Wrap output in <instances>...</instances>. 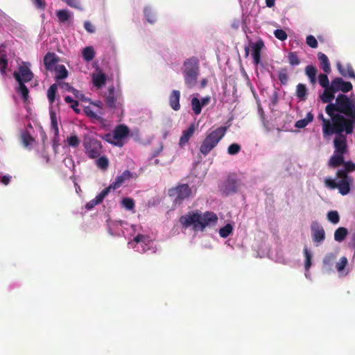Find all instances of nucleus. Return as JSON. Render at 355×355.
Masks as SVG:
<instances>
[{
  "instance_id": "nucleus-1",
  "label": "nucleus",
  "mask_w": 355,
  "mask_h": 355,
  "mask_svg": "<svg viewBox=\"0 0 355 355\" xmlns=\"http://www.w3.org/2000/svg\"><path fill=\"white\" fill-rule=\"evenodd\" d=\"M325 112L330 119H326L322 112L318 116V119L322 122V135L324 138L333 135L334 132L343 131V127L348 126V120L355 116V99L344 94H338L334 103L327 105Z\"/></svg>"
},
{
  "instance_id": "nucleus-2",
  "label": "nucleus",
  "mask_w": 355,
  "mask_h": 355,
  "mask_svg": "<svg viewBox=\"0 0 355 355\" xmlns=\"http://www.w3.org/2000/svg\"><path fill=\"white\" fill-rule=\"evenodd\" d=\"M217 222L218 216L214 212L207 211L202 213L199 209L189 211L179 218L182 229L191 227L195 232H202L207 227L213 226Z\"/></svg>"
},
{
  "instance_id": "nucleus-3",
  "label": "nucleus",
  "mask_w": 355,
  "mask_h": 355,
  "mask_svg": "<svg viewBox=\"0 0 355 355\" xmlns=\"http://www.w3.org/2000/svg\"><path fill=\"white\" fill-rule=\"evenodd\" d=\"M326 187L330 189H338V192L343 195H347L351 190L353 184V178L345 174L344 171H337L335 179L327 177L324 181Z\"/></svg>"
},
{
  "instance_id": "nucleus-4",
  "label": "nucleus",
  "mask_w": 355,
  "mask_h": 355,
  "mask_svg": "<svg viewBox=\"0 0 355 355\" xmlns=\"http://www.w3.org/2000/svg\"><path fill=\"white\" fill-rule=\"evenodd\" d=\"M200 73L199 60L196 57H191L184 60L183 63V76L186 86L191 89L197 84Z\"/></svg>"
},
{
  "instance_id": "nucleus-5",
  "label": "nucleus",
  "mask_w": 355,
  "mask_h": 355,
  "mask_svg": "<svg viewBox=\"0 0 355 355\" xmlns=\"http://www.w3.org/2000/svg\"><path fill=\"white\" fill-rule=\"evenodd\" d=\"M227 128L220 126L206 135L201 143L199 150L204 156H207L220 142L225 136Z\"/></svg>"
},
{
  "instance_id": "nucleus-6",
  "label": "nucleus",
  "mask_w": 355,
  "mask_h": 355,
  "mask_svg": "<svg viewBox=\"0 0 355 355\" xmlns=\"http://www.w3.org/2000/svg\"><path fill=\"white\" fill-rule=\"evenodd\" d=\"M348 121L349 123L347 125L348 126L347 128L343 127V131L334 132V135H336L334 139V153L344 155L347 151V135L353 133L355 126V116L349 119Z\"/></svg>"
},
{
  "instance_id": "nucleus-7",
  "label": "nucleus",
  "mask_w": 355,
  "mask_h": 355,
  "mask_svg": "<svg viewBox=\"0 0 355 355\" xmlns=\"http://www.w3.org/2000/svg\"><path fill=\"white\" fill-rule=\"evenodd\" d=\"M106 106L117 116L123 114V99L121 95L115 93L114 87H110L104 96Z\"/></svg>"
},
{
  "instance_id": "nucleus-8",
  "label": "nucleus",
  "mask_w": 355,
  "mask_h": 355,
  "mask_svg": "<svg viewBox=\"0 0 355 355\" xmlns=\"http://www.w3.org/2000/svg\"><path fill=\"white\" fill-rule=\"evenodd\" d=\"M129 128L125 125H118L112 133L105 134L102 138L107 142L117 146H122V139L128 136Z\"/></svg>"
},
{
  "instance_id": "nucleus-9",
  "label": "nucleus",
  "mask_w": 355,
  "mask_h": 355,
  "mask_svg": "<svg viewBox=\"0 0 355 355\" xmlns=\"http://www.w3.org/2000/svg\"><path fill=\"white\" fill-rule=\"evenodd\" d=\"M168 195L174 197V202L175 204H181L182 201L190 197L191 195V189L187 184H182L177 185L175 187L168 190Z\"/></svg>"
},
{
  "instance_id": "nucleus-10",
  "label": "nucleus",
  "mask_w": 355,
  "mask_h": 355,
  "mask_svg": "<svg viewBox=\"0 0 355 355\" xmlns=\"http://www.w3.org/2000/svg\"><path fill=\"white\" fill-rule=\"evenodd\" d=\"M241 181L235 173L230 174L220 186L221 191L226 196L237 192Z\"/></svg>"
},
{
  "instance_id": "nucleus-11",
  "label": "nucleus",
  "mask_w": 355,
  "mask_h": 355,
  "mask_svg": "<svg viewBox=\"0 0 355 355\" xmlns=\"http://www.w3.org/2000/svg\"><path fill=\"white\" fill-rule=\"evenodd\" d=\"M30 63L23 62L19 67V71H15L13 76L18 83H28L33 78V73L30 69Z\"/></svg>"
},
{
  "instance_id": "nucleus-12",
  "label": "nucleus",
  "mask_w": 355,
  "mask_h": 355,
  "mask_svg": "<svg viewBox=\"0 0 355 355\" xmlns=\"http://www.w3.org/2000/svg\"><path fill=\"white\" fill-rule=\"evenodd\" d=\"M101 144L96 139H89L85 143L87 155L91 159L97 158L101 153Z\"/></svg>"
},
{
  "instance_id": "nucleus-13",
  "label": "nucleus",
  "mask_w": 355,
  "mask_h": 355,
  "mask_svg": "<svg viewBox=\"0 0 355 355\" xmlns=\"http://www.w3.org/2000/svg\"><path fill=\"white\" fill-rule=\"evenodd\" d=\"M331 85H332V89L334 90L336 93L340 91L343 93H347L353 88L352 84L350 82L345 81L340 77H337L332 80Z\"/></svg>"
},
{
  "instance_id": "nucleus-14",
  "label": "nucleus",
  "mask_w": 355,
  "mask_h": 355,
  "mask_svg": "<svg viewBox=\"0 0 355 355\" xmlns=\"http://www.w3.org/2000/svg\"><path fill=\"white\" fill-rule=\"evenodd\" d=\"M313 241L315 243H320L325 239V232L322 226L316 222L313 221L311 225Z\"/></svg>"
},
{
  "instance_id": "nucleus-15",
  "label": "nucleus",
  "mask_w": 355,
  "mask_h": 355,
  "mask_svg": "<svg viewBox=\"0 0 355 355\" xmlns=\"http://www.w3.org/2000/svg\"><path fill=\"white\" fill-rule=\"evenodd\" d=\"M264 46V43L262 40H259L255 43H251L250 47L252 49V57L253 62L255 65L261 64V51Z\"/></svg>"
},
{
  "instance_id": "nucleus-16",
  "label": "nucleus",
  "mask_w": 355,
  "mask_h": 355,
  "mask_svg": "<svg viewBox=\"0 0 355 355\" xmlns=\"http://www.w3.org/2000/svg\"><path fill=\"white\" fill-rule=\"evenodd\" d=\"M336 67L342 76L355 80V72L351 64L343 65L340 62H337Z\"/></svg>"
},
{
  "instance_id": "nucleus-17",
  "label": "nucleus",
  "mask_w": 355,
  "mask_h": 355,
  "mask_svg": "<svg viewBox=\"0 0 355 355\" xmlns=\"http://www.w3.org/2000/svg\"><path fill=\"white\" fill-rule=\"evenodd\" d=\"M131 178H132V173L128 170L124 171L123 173L117 176L115 180L111 184L112 189L115 190L119 189L122 186L125 180H130Z\"/></svg>"
},
{
  "instance_id": "nucleus-18",
  "label": "nucleus",
  "mask_w": 355,
  "mask_h": 355,
  "mask_svg": "<svg viewBox=\"0 0 355 355\" xmlns=\"http://www.w3.org/2000/svg\"><path fill=\"white\" fill-rule=\"evenodd\" d=\"M194 132L195 125L192 123L187 130L182 131V135L179 140V146L182 148L184 147L189 142Z\"/></svg>"
},
{
  "instance_id": "nucleus-19",
  "label": "nucleus",
  "mask_w": 355,
  "mask_h": 355,
  "mask_svg": "<svg viewBox=\"0 0 355 355\" xmlns=\"http://www.w3.org/2000/svg\"><path fill=\"white\" fill-rule=\"evenodd\" d=\"M180 91L173 90L169 95L168 101L171 107L175 111H178L180 109Z\"/></svg>"
},
{
  "instance_id": "nucleus-20",
  "label": "nucleus",
  "mask_w": 355,
  "mask_h": 355,
  "mask_svg": "<svg viewBox=\"0 0 355 355\" xmlns=\"http://www.w3.org/2000/svg\"><path fill=\"white\" fill-rule=\"evenodd\" d=\"M323 93L320 95V98L323 103H333L332 101L335 98L336 92L332 89V85L329 87L324 88Z\"/></svg>"
},
{
  "instance_id": "nucleus-21",
  "label": "nucleus",
  "mask_w": 355,
  "mask_h": 355,
  "mask_svg": "<svg viewBox=\"0 0 355 355\" xmlns=\"http://www.w3.org/2000/svg\"><path fill=\"white\" fill-rule=\"evenodd\" d=\"M58 62V58L54 53L48 52L44 58V64L46 70H51Z\"/></svg>"
},
{
  "instance_id": "nucleus-22",
  "label": "nucleus",
  "mask_w": 355,
  "mask_h": 355,
  "mask_svg": "<svg viewBox=\"0 0 355 355\" xmlns=\"http://www.w3.org/2000/svg\"><path fill=\"white\" fill-rule=\"evenodd\" d=\"M344 163V155L334 152L333 155L329 161V166L331 168H338Z\"/></svg>"
},
{
  "instance_id": "nucleus-23",
  "label": "nucleus",
  "mask_w": 355,
  "mask_h": 355,
  "mask_svg": "<svg viewBox=\"0 0 355 355\" xmlns=\"http://www.w3.org/2000/svg\"><path fill=\"white\" fill-rule=\"evenodd\" d=\"M21 141L25 148L31 149L35 142V139L28 131H23L21 133Z\"/></svg>"
},
{
  "instance_id": "nucleus-24",
  "label": "nucleus",
  "mask_w": 355,
  "mask_h": 355,
  "mask_svg": "<svg viewBox=\"0 0 355 355\" xmlns=\"http://www.w3.org/2000/svg\"><path fill=\"white\" fill-rule=\"evenodd\" d=\"M318 58L320 62V66L322 70L326 73L331 72V66L328 57L323 53L319 52L318 53Z\"/></svg>"
},
{
  "instance_id": "nucleus-25",
  "label": "nucleus",
  "mask_w": 355,
  "mask_h": 355,
  "mask_svg": "<svg viewBox=\"0 0 355 355\" xmlns=\"http://www.w3.org/2000/svg\"><path fill=\"white\" fill-rule=\"evenodd\" d=\"M348 263V260L347 257H342L339 261L336 264V268L338 273L341 275H347L348 274V271L345 270V268Z\"/></svg>"
},
{
  "instance_id": "nucleus-26",
  "label": "nucleus",
  "mask_w": 355,
  "mask_h": 355,
  "mask_svg": "<svg viewBox=\"0 0 355 355\" xmlns=\"http://www.w3.org/2000/svg\"><path fill=\"white\" fill-rule=\"evenodd\" d=\"M93 83L95 87L98 88L102 87L105 85L106 83V76L103 73H98L97 74L93 75Z\"/></svg>"
},
{
  "instance_id": "nucleus-27",
  "label": "nucleus",
  "mask_w": 355,
  "mask_h": 355,
  "mask_svg": "<svg viewBox=\"0 0 355 355\" xmlns=\"http://www.w3.org/2000/svg\"><path fill=\"white\" fill-rule=\"evenodd\" d=\"M305 74L309 78L311 84L316 83L317 69L313 65H308L305 68Z\"/></svg>"
},
{
  "instance_id": "nucleus-28",
  "label": "nucleus",
  "mask_w": 355,
  "mask_h": 355,
  "mask_svg": "<svg viewBox=\"0 0 355 355\" xmlns=\"http://www.w3.org/2000/svg\"><path fill=\"white\" fill-rule=\"evenodd\" d=\"M56 16L60 23H65L72 17L69 11L65 9L57 10Z\"/></svg>"
},
{
  "instance_id": "nucleus-29",
  "label": "nucleus",
  "mask_w": 355,
  "mask_h": 355,
  "mask_svg": "<svg viewBox=\"0 0 355 355\" xmlns=\"http://www.w3.org/2000/svg\"><path fill=\"white\" fill-rule=\"evenodd\" d=\"M296 96L300 101H305L307 95V88L304 84L299 83L296 87Z\"/></svg>"
},
{
  "instance_id": "nucleus-30",
  "label": "nucleus",
  "mask_w": 355,
  "mask_h": 355,
  "mask_svg": "<svg viewBox=\"0 0 355 355\" xmlns=\"http://www.w3.org/2000/svg\"><path fill=\"white\" fill-rule=\"evenodd\" d=\"M313 120V114L309 112L307 113L306 117L296 121L295 126L297 128H305L309 123Z\"/></svg>"
},
{
  "instance_id": "nucleus-31",
  "label": "nucleus",
  "mask_w": 355,
  "mask_h": 355,
  "mask_svg": "<svg viewBox=\"0 0 355 355\" xmlns=\"http://www.w3.org/2000/svg\"><path fill=\"white\" fill-rule=\"evenodd\" d=\"M348 234L347 228L343 227H338L334 232V239L338 242L344 241Z\"/></svg>"
},
{
  "instance_id": "nucleus-32",
  "label": "nucleus",
  "mask_w": 355,
  "mask_h": 355,
  "mask_svg": "<svg viewBox=\"0 0 355 355\" xmlns=\"http://www.w3.org/2000/svg\"><path fill=\"white\" fill-rule=\"evenodd\" d=\"M19 87L17 89V92L21 94V98L24 102H27L28 100L29 91L28 87L25 85L24 83H18Z\"/></svg>"
},
{
  "instance_id": "nucleus-33",
  "label": "nucleus",
  "mask_w": 355,
  "mask_h": 355,
  "mask_svg": "<svg viewBox=\"0 0 355 355\" xmlns=\"http://www.w3.org/2000/svg\"><path fill=\"white\" fill-rule=\"evenodd\" d=\"M55 73L56 80L64 79L68 76V71L63 64H60L56 67Z\"/></svg>"
},
{
  "instance_id": "nucleus-34",
  "label": "nucleus",
  "mask_w": 355,
  "mask_h": 355,
  "mask_svg": "<svg viewBox=\"0 0 355 355\" xmlns=\"http://www.w3.org/2000/svg\"><path fill=\"white\" fill-rule=\"evenodd\" d=\"M95 56V52L92 46H87L83 51V57L87 62L92 61Z\"/></svg>"
},
{
  "instance_id": "nucleus-35",
  "label": "nucleus",
  "mask_w": 355,
  "mask_h": 355,
  "mask_svg": "<svg viewBox=\"0 0 355 355\" xmlns=\"http://www.w3.org/2000/svg\"><path fill=\"white\" fill-rule=\"evenodd\" d=\"M144 12L146 20L149 23L154 24L156 21V16L150 7H145Z\"/></svg>"
},
{
  "instance_id": "nucleus-36",
  "label": "nucleus",
  "mask_w": 355,
  "mask_h": 355,
  "mask_svg": "<svg viewBox=\"0 0 355 355\" xmlns=\"http://www.w3.org/2000/svg\"><path fill=\"white\" fill-rule=\"evenodd\" d=\"M57 89H58L57 85L53 84L52 85L50 86V87L49 88V89L47 91V98L51 104H53L55 101Z\"/></svg>"
},
{
  "instance_id": "nucleus-37",
  "label": "nucleus",
  "mask_w": 355,
  "mask_h": 355,
  "mask_svg": "<svg viewBox=\"0 0 355 355\" xmlns=\"http://www.w3.org/2000/svg\"><path fill=\"white\" fill-rule=\"evenodd\" d=\"M191 107L192 110L195 113L196 115H198L201 113L202 111V105H200V101L196 98L193 97L191 99Z\"/></svg>"
},
{
  "instance_id": "nucleus-38",
  "label": "nucleus",
  "mask_w": 355,
  "mask_h": 355,
  "mask_svg": "<svg viewBox=\"0 0 355 355\" xmlns=\"http://www.w3.org/2000/svg\"><path fill=\"white\" fill-rule=\"evenodd\" d=\"M96 164L99 168L105 171L109 166V160L105 156H101L96 159Z\"/></svg>"
},
{
  "instance_id": "nucleus-39",
  "label": "nucleus",
  "mask_w": 355,
  "mask_h": 355,
  "mask_svg": "<svg viewBox=\"0 0 355 355\" xmlns=\"http://www.w3.org/2000/svg\"><path fill=\"white\" fill-rule=\"evenodd\" d=\"M50 117L51 128L54 130L55 135L58 136L59 134V129L57 122L56 114L53 111H51L50 112Z\"/></svg>"
},
{
  "instance_id": "nucleus-40",
  "label": "nucleus",
  "mask_w": 355,
  "mask_h": 355,
  "mask_svg": "<svg viewBox=\"0 0 355 355\" xmlns=\"http://www.w3.org/2000/svg\"><path fill=\"white\" fill-rule=\"evenodd\" d=\"M8 67V60L6 54L0 55V73L5 76Z\"/></svg>"
},
{
  "instance_id": "nucleus-41",
  "label": "nucleus",
  "mask_w": 355,
  "mask_h": 355,
  "mask_svg": "<svg viewBox=\"0 0 355 355\" xmlns=\"http://www.w3.org/2000/svg\"><path fill=\"white\" fill-rule=\"evenodd\" d=\"M232 231V225L228 223L219 230V234L222 238H227Z\"/></svg>"
},
{
  "instance_id": "nucleus-42",
  "label": "nucleus",
  "mask_w": 355,
  "mask_h": 355,
  "mask_svg": "<svg viewBox=\"0 0 355 355\" xmlns=\"http://www.w3.org/2000/svg\"><path fill=\"white\" fill-rule=\"evenodd\" d=\"M328 73H320L318 76V83L320 86L323 88L329 87L331 84H329V80L327 76Z\"/></svg>"
},
{
  "instance_id": "nucleus-43",
  "label": "nucleus",
  "mask_w": 355,
  "mask_h": 355,
  "mask_svg": "<svg viewBox=\"0 0 355 355\" xmlns=\"http://www.w3.org/2000/svg\"><path fill=\"white\" fill-rule=\"evenodd\" d=\"M67 144L69 146L76 148L80 144V139L76 135H71L67 139Z\"/></svg>"
},
{
  "instance_id": "nucleus-44",
  "label": "nucleus",
  "mask_w": 355,
  "mask_h": 355,
  "mask_svg": "<svg viewBox=\"0 0 355 355\" xmlns=\"http://www.w3.org/2000/svg\"><path fill=\"white\" fill-rule=\"evenodd\" d=\"M327 219L333 224H337L339 222L340 216L337 211H330L327 214Z\"/></svg>"
},
{
  "instance_id": "nucleus-45",
  "label": "nucleus",
  "mask_w": 355,
  "mask_h": 355,
  "mask_svg": "<svg viewBox=\"0 0 355 355\" xmlns=\"http://www.w3.org/2000/svg\"><path fill=\"white\" fill-rule=\"evenodd\" d=\"M289 63L293 66L298 65L300 63V58L296 52H290L288 55Z\"/></svg>"
},
{
  "instance_id": "nucleus-46",
  "label": "nucleus",
  "mask_w": 355,
  "mask_h": 355,
  "mask_svg": "<svg viewBox=\"0 0 355 355\" xmlns=\"http://www.w3.org/2000/svg\"><path fill=\"white\" fill-rule=\"evenodd\" d=\"M112 189V184H110L109 187L104 189L100 193H98L96 198H97V202H100L101 203L104 198L108 195L110 191Z\"/></svg>"
},
{
  "instance_id": "nucleus-47",
  "label": "nucleus",
  "mask_w": 355,
  "mask_h": 355,
  "mask_svg": "<svg viewBox=\"0 0 355 355\" xmlns=\"http://www.w3.org/2000/svg\"><path fill=\"white\" fill-rule=\"evenodd\" d=\"M304 254L305 257L304 266H305L306 270H308L311 266L312 255H311V252L308 250V248L306 247H305L304 248Z\"/></svg>"
},
{
  "instance_id": "nucleus-48",
  "label": "nucleus",
  "mask_w": 355,
  "mask_h": 355,
  "mask_svg": "<svg viewBox=\"0 0 355 355\" xmlns=\"http://www.w3.org/2000/svg\"><path fill=\"white\" fill-rule=\"evenodd\" d=\"M343 165L345 166L344 168L338 169V171H344L345 174H348V173L355 171V164L352 162H345L343 164Z\"/></svg>"
},
{
  "instance_id": "nucleus-49",
  "label": "nucleus",
  "mask_w": 355,
  "mask_h": 355,
  "mask_svg": "<svg viewBox=\"0 0 355 355\" xmlns=\"http://www.w3.org/2000/svg\"><path fill=\"white\" fill-rule=\"evenodd\" d=\"M122 205L128 210H132L135 207V201L130 198H124L121 201Z\"/></svg>"
},
{
  "instance_id": "nucleus-50",
  "label": "nucleus",
  "mask_w": 355,
  "mask_h": 355,
  "mask_svg": "<svg viewBox=\"0 0 355 355\" xmlns=\"http://www.w3.org/2000/svg\"><path fill=\"white\" fill-rule=\"evenodd\" d=\"M278 78L282 85H286L288 80L287 69L286 68L282 69L279 71Z\"/></svg>"
},
{
  "instance_id": "nucleus-51",
  "label": "nucleus",
  "mask_w": 355,
  "mask_h": 355,
  "mask_svg": "<svg viewBox=\"0 0 355 355\" xmlns=\"http://www.w3.org/2000/svg\"><path fill=\"white\" fill-rule=\"evenodd\" d=\"M336 259V255L334 253L327 254L324 259L323 264L326 266H331Z\"/></svg>"
},
{
  "instance_id": "nucleus-52",
  "label": "nucleus",
  "mask_w": 355,
  "mask_h": 355,
  "mask_svg": "<svg viewBox=\"0 0 355 355\" xmlns=\"http://www.w3.org/2000/svg\"><path fill=\"white\" fill-rule=\"evenodd\" d=\"M241 150V146L238 144H232L227 148V153L230 155H234L238 154Z\"/></svg>"
},
{
  "instance_id": "nucleus-53",
  "label": "nucleus",
  "mask_w": 355,
  "mask_h": 355,
  "mask_svg": "<svg viewBox=\"0 0 355 355\" xmlns=\"http://www.w3.org/2000/svg\"><path fill=\"white\" fill-rule=\"evenodd\" d=\"M274 35L276 38L281 41H284L287 39V34L286 31L282 29H277L274 31Z\"/></svg>"
},
{
  "instance_id": "nucleus-54",
  "label": "nucleus",
  "mask_w": 355,
  "mask_h": 355,
  "mask_svg": "<svg viewBox=\"0 0 355 355\" xmlns=\"http://www.w3.org/2000/svg\"><path fill=\"white\" fill-rule=\"evenodd\" d=\"M85 112L86 115L91 119H94L98 121L102 119V118L97 114H96L89 107H87L85 108Z\"/></svg>"
},
{
  "instance_id": "nucleus-55",
  "label": "nucleus",
  "mask_w": 355,
  "mask_h": 355,
  "mask_svg": "<svg viewBox=\"0 0 355 355\" xmlns=\"http://www.w3.org/2000/svg\"><path fill=\"white\" fill-rule=\"evenodd\" d=\"M66 87H67V90L72 92L76 98L81 99V100L83 99L84 95L82 93H80L78 90L69 86V84H67V83L66 84Z\"/></svg>"
},
{
  "instance_id": "nucleus-56",
  "label": "nucleus",
  "mask_w": 355,
  "mask_h": 355,
  "mask_svg": "<svg viewBox=\"0 0 355 355\" xmlns=\"http://www.w3.org/2000/svg\"><path fill=\"white\" fill-rule=\"evenodd\" d=\"M306 44L311 48H316L318 46V41L313 35H308L306 39Z\"/></svg>"
},
{
  "instance_id": "nucleus-57",
  "label": "nucleus",
  "mask_w": 355,
  "mask_h": 355,
  "mask_svg": "<svg viewBox=\"0 0 355 355\" xmlns=\"http://www.w3.org/2000/svg\"><path fill=\"white\" fill-rule=\"evenodd\" d=\"M64 1L69 6L77 9H80V2L78 0H62Z\"/></svg>"
},
{
  "instance_id": "nucleus-58",
  "label": "nucleus",
  "mask_w": 355,
  "mask_h": 355,
  "mask_svg": "<svg viewBox=\"0 0 355 355\" xmlns=\"http://www.w3.org/2000/svg\"><path fill=\"white\" fill-rule=\"evenodd\" d=\"M33 3L37 9L44 10L46 7L44 0H33Z\"/></svg>"
},
{
  "instance_id": "nucleus-59",
  "label": "nucleus",
  "mask_w": 355,
  "mask_h": 355,
  "mask_svg": "<svg viewBox=\"0 0 355 355\" xmlns=\"http://www.w3.org/2000/svg\"><path fill=\"white\" fill-rule=\"evenodd\" d=\"M100 204V202H97V198H95L94 199L90 200L89 202H88L86 205H85V208L87 209V210H91L92 209H93L96 205Z\"/></svg>"
},
{
  "instance_id": "nucleus-60",
  "label": "nucleus",
  "mask_w": 355,
  "mask_h": 355,
  "mask_svg": "<svg viewBox=\"0 0 355 355\" xmlns=\"http://www.w3.org/2000/svg\"><path fill=\"white\" fill-rule=\"evenodd\" d=\"M11 180V176L9 175H6L2 177H0V182L4 185H8Z\"/></svg>"
},
{
  "instance_id": "nucleus-61",
  "label": "nucleus",
  "mask_w": 355,
  "mask_h": 355,
  "mask_svg": "<svg viewBox=\"0 0 355 355\" xmlns=\"http://www.w3.org/2000/svg\"><path fill=\"white\" fill-rule=\"evenodd\" d=\"M84 27L85 30L89 33H94L95 31L94 27L89 21H85L84 23Z\"/></svg>"
},
{
  "instance_id": "nucleus-62",
  "label": "nucleus",
  "mask_w": 355,
  "mask_h": 355,
  "mask_svg": "<svg viewBox=\"0 0 355 355\" xmlns=\"http://www.w3.org/2000/svg\"><path fill=\"white\" fill-rule=\"evenodd\" d=\"M211 101V97L210 96H205L204 98H202V100L200 101V105H202V107L203 106H205L207 105H208Z\"/></svg>"
},
{
  "instance_id": "nucleus-63",
  "label": "nucleus",
  "mask_w": 355,
  "mask_h": 355,
  "mask_svg": "<svg viewBox=\"0 0 355 355\" xmlns=\"http://www.w3.org/2000/svg\"><path fill=\"white\" fill-rule=\"evenodd\" d=\"M79 105V103L78 101H76L73 102V103L71 104V107L75 111L76 113H80V110L78 108Z\"/></svg>"
},
{
  "instance_id": "nucleus-64",
  "label": "nucleus",
  "mask_w": 355,
  "mask_h": 355,
  "mask_svg": "<svg viewBox=\"0 0 355 355\" xmlns=\"http://www.w3.org/2000/svg\"><path fill=\"white\" fill-rule=\"evenodd\" d=\"M145 239V236L142 234H138L134 238V241H135L136 243L144 242Z\"/></svg>"
}]
</instances>
